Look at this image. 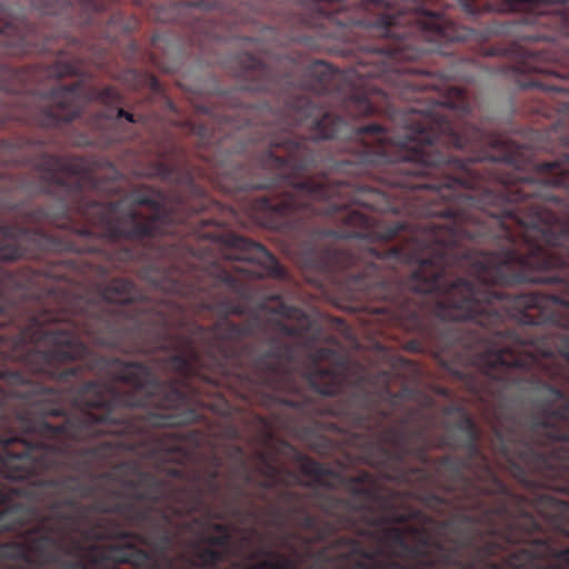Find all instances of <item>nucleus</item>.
<instances>
[{
	"instance_id": "nucleus-1",
	"label": "nucleus",
	"mask_w": 569,
	"mask_h": 569,
	"mask_svg": "<svg viewBox=\"0 0 569 569\" xmlns=\"http://www.w3.org/2000/svg\"><path fill=\"white\" fill-rule=\"evenodd\" d=\"M229 254L240 260L157 274L146 270L139 278L161 293L158 300L123 278L96 283L91 293L81 287L64 289V298H58L64 305V329L97 347L172 352L160 361L162 370L173 373L163 381L208 390L219 403L228 391L246 402L284 405L318 427L338 430L336 423L317 420L333 417L362 431L350 433L353 458L386 480L442 486L440 460L449 458L473 486L505 492L508 487L481 450L480 429L470 413L459 406L445 408V413L458 415L451 429L461 437L448 429L433 443V398L408 385L390 390L392 371L361 376L350 388L343 369L319 366L332 356L331 349L320 348L300 373L309 388L301 391L292 367L297 350L279 337L311 346L319 341V325L263 288V278L286 277L270 251Z\"/></svg>"
},
{
	"instance_id": "nucleus-10",
	"label": "nucleus",
	"mask_w": 569,
	"mask_h": 569,
	"mask_svg": "<svg viewBox=\"0 0 569 569\" xmlns=\"http://www.w3.org/2000/svg\"><path fill=\"white\" fill-rule=\"evenodd\" d=\"M259 475L262 478L290 479L298 480L296 473L287 468H281L273 463L264 453L259 455Z\"/></svg>"
},
{
	"instance_id": "nucleus-3",
	"label": "nucleus",
	"mask_w": 569,
	"mask_h": 569,
	"mask_svg": "<svg viewBox=\"0 0 569 569\" xmlns=\"http://www.w3.org/2000/svg\"><path fill=\"white\" fill-rule=\"evenodd\" d=\"M489 439L498 467L529 490H545L532 499L489 487L475 486L459 466L441 459L442 485H405L409 495L436 515L433 521L416 509L399 511L401 521L371 525L366 518L343 528L359 536L379 538L393 556L413 563L378 559L379 550H367L353 541V553L361 560L350 569H501L521 550L546 551L536 556V565L557 557L546 530L569 537V502L548 491L569 495V428H491Z\"/></svg>"
},
{
	"instance_id": "nucleus-18",
	"label": "nucleus",
	"mask_w": 569,
	"mask_h": 569,
	"mask_svg": "<svg viewBox=\"0 0 569 569\" xmlns=\"http://www.w3.org/2000/svg\"><path fill=\"white\" fill-rule=\"evenodd\" d=\"M106 140H108V143H117L121 141V136L118 133H111L106 138Z\"/></svg>"
},
{
	"instance_id": "nucleus-9",
	"label": "nucleus",
	"mask_w": 569,
	"mask_h": 569,
	"mask_svg": "<svg viewBox=\"0 0 569 569\" xmlns=\"http://www.w3.org/2000/svg\"><path fill=\"white\" fill-rule=\"evenodd\" d=\"M229 489L232 491V501L238 503L244 497V488L254 481H252L251 472L249 467H231L229 468Z\"/></svg>"
},
{
	"instance_id": "nucleus-4",
	"label": "nucleus",
	"mask_w": 569,
	"mask_h": 569,
	"mask_svg": "<svg viewBox=\"0 0 569 569\" xmlns=\"http://www.w3.org/2000/svg\"><path fill=\"white\" fill-rule=\"evenodd\" d=\"M87 509L68 508L61 502L40 498L31 510H9L0 515V531L12 530L18 539L0 543V569H88L78 556L82 539L118 538L122 530H107L103 520L93 522Z\"/></svg>"
},
{
	"instance_id": "nucleus-13",
	"label": "nucleus",
	"mask_w": 569,
	"mask_h": 569,
	"mask_svg": "<svg viewBox=\"0 0 569 569\" xmlns=\"http://www.w3.org/2000/svg\"><path fill=\"white\" fill-rule=\"evenodd\" d=\"M256 556L264 557L263 560L251 565L250 569H273L276 566V556L277 552H271L264 548L257 550Z\"/></svg>"
},
{
	"instance_id": "nucleus-20",
	"label": "nucleus",
	"mask_w": 569,
	"mask_h": 569,
	"mask_svg": "<svg viewBox=\"0 0 569 569\" xmlns=\"http://www.w3.org/2000/svg\"><path fill=\"white\" fill-rule=\"evenodd\" d=\"M149 82H151V88L154 91L159 90V82L154 77L149 78Z\"/></svg>"
},
{
	"instance_id": "nucleus-19",
	"label": "nucleus",
	"mask_w": 569,
	"mask_h": 569,
	"mask_svg": "<svg viewBox=\"0 0 569 569\" xmlns=\"http://www.w3.org/2000/svg\"><path fill=\"white\" fill-rule=\"evenodd\" d=\"M328 448H329V441L327 439H322V446L316 447V450H318V452H326V450H328Z\"/></svg>"
},
{
	"instance_id": "nucleus-11",
	"label": "nucleus",
	"mask_w": 569,
	"mask_h": 569,
	"mask_svg": "<svg viewBox=\"0 0 569 569\" xmlns=\"http://www.w3.org/2000/svg\"><path fill=\"white\" fill-rule=\"evenodd\" d=\"M230 539H232L231 535H211L203 532L198 537V540L192 542V546L200 543L203 548L230 550Z\"/></svg>"
},
{
	"instance_id": "nucleus-2",
	"label": "nucleus",
	"mask_w": 569,
	"mask_h": 569,
	"mask_svg": "<svg viewBox=\"0 0 569 569\" xmlns=\"http://www.w3.org/2000/svg\"><path fill=\"white\" fill-rule=\"evenodd\" d=\"M50 341L0 402V473L42 500L162 529L133 536L164 556L166 526L220 495L221 459L211 453L190 475L166 467L186 452L180 435L163 429L201 421L204 408L229 415V405L160 380L146 362L96 353L77 337Z\"/></svg>"
},
{
	"instance_id": "nucleus-21",
	"label": "nucleus",
	"mask_w": 569,
	"mask_h": 569,
	"mask_svg": "<svg viewBox=\"0 0 569 569\" xmlns=\"http://www.w3.org/2000/svg\"><path fill=\"white\" fill-rule=\"evenodd\" d=\"M288 537L291 538V539H297V535L296 533H290V535H288Z\"/></svg>"
},
{
	"instance_id": "nucleus-5",
	"label": "nucleus",
	"mask_w": 569,
	"mask_h": 569,
	"mask_svg": "<svg viewBox=\"0 0 569 569\" xmlns=\"http://www.w3.org/2000/svg\"><path fill=\"white\" fill-rule=\"evenodd\" d=\"M297 462H299L300 472L311 478V482L300 479L263 478L251 485H256L262 491L292 485L317 486L327 490L343 488L349 492V499L335 497L318 489L312 490L309 496L319 511L331 518H340V521L347 523L357 519H367L370 525L403 520L399 515V511L403 510L400 508L402 501L400 495L383 487L372 473L361 471L357 476H346L302 453L297 456Z\"/></svg>"
},
{
	"instance_id": "nucleus-6",
	"label": "nucleus",
	"mask_w": 569,
	"mask_h": 569,
	"mask_svg": "<svg viewBox=\"0 0 569 569\" xmlns=\"http://www.w3.org/2000/svg\"><path fill=\"white\" fill-rule=\"evenodd\" d=\"M303 500L302 493L287 489L278 491V502L267 507L272 526L282 529L288 521H295L300 529L315 535L312 538H306L307 543L326 541L335 531V525L309 512L303 506Z\"/></svg>"
},
{
	"instance_id": "nucleus-14",
	"label": "nucleus",
	"mask_w": 569,
	"mask_h": 569,
	"mask_svg": "<svg viewBox=\"0 0 569 569\" xmlns=\"http://www.w3.org/2000/svg\"><path fill=\"white\" fill-rule=\"evenodd\" d=\"M274 569H297V559L278 553L276 555Z\"/></svg>"
},
{
	"instance_id": "nucleus-22",
	"label": "nucleus",
	"mask_w": 569,
	"mask_h": 569,
	"mask_svg": "<svg viewBox=\"0 0 569 569\" xmlns=\"http://www.w3.org/2000/svg\"><path fill=\"white\" fill-rule=\"evenodd\" d=\"M260 499L264 500V495L260 493Z\"/></svg>"
},
{
	"instance_id": "nucleus-17",
	"label": "nucleus",
	"mask_w": 569,
	"mask_h": 569,
	"mask_svg": "<svg viewBox=\"0 0 569 569\" xmlns=\"http://www.w3.org/2000/svg\"><path fill=\"white\" fill-rule=\"evenodd\" d=\"M402 366H405L406 368L409 369V371H412L415 375L418 376V373H419L418 367L415 363H412L411 361L402 360Z\"/></svg>"
},
{
	"instance_id": "nucleus-7",
	"label": "nucleus",
	"mask_w": 569,
	"mask_h": 569,
	"mask_svg": "<svg viewBox=\"0 0 569 569\" xmlns=\"http://www.w3.org/2000/svg\"><path fill=\"white\" fill-rule=\"evenodd\" d=\"M342 78L343 76L331 64L323 61H315L307 67L300 87L319 96L339 93L341 92L339 82Z\"/></svg>"
},
{
	"instance_id": "nucleus-15",
	"label": "nucleus",
	"mask_w": 569,
	"mask_h": 569,
	"mask_svg": "<svg viewBox=\"0 0 569 569\" xmlns=\"http://www.w3.org/2000/svg\"><path fill=\"white\" fill-rule=\"evenodd\" d=\"M223 437L228 440H239L241 437V433L239 432V429L234 425H228L226 428H223Z\"/></svg>"
},
{
	"instance_id": "nucleus-16",
	"label": "nucleus",
	"mask_w": 569,
	"mask_h": 569,
	"mask_svg": "<svg viewBox=\"0 0 569 569\" xmlns=\"http://www.w3.org/2000/svg\"><path fill=\"white\" fill-rule=\"evenodd\" d=\"M208 529L213 531L211 535H230L229 527L219 522H210V525H208Z\"/></svg>"
},
{
	"instance_id": "nucleus-8",
	"label": "nucleus",
	"mask_w": 569,
	"mask_h": 569,
	"mask_svg": "<svg viewBox=\"0 0 569 569\" xmlns=\"http://www.w3.org/2000/svg\"><path fill=\"white\" fill-rule=\"evenodd\" d=\"M541 551H546L545 545L538 546V551L521 550L510 556V569H569V548L560 550L556 556V562L543 566L536 565V556Z\"/></svg>"
},
{
	"instance_id": "nucleus-12",
	"label": "nucleus",
	"mask_w": 569,
	"mask_h": 569,
	"mask_svg": "<svg viewBox=\"0 0 569 569\" xmlns=\"http://www.w3.org/2000/svg\"><path fill=\"white\" fill-rule=\"evenodd\" d=\"M226 457L231 461V468H244L248 466V457L240 445L228 443L226 446Z\"/></svg>"
}]
</instances>
